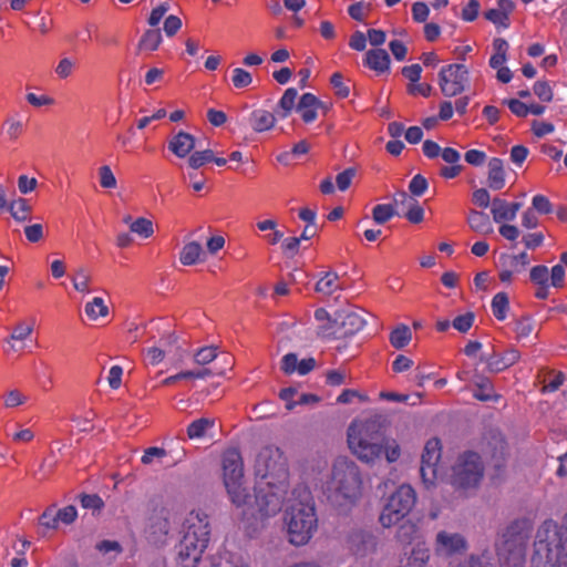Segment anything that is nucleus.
<instances>
[{"label":"nucleus","instance_id":"nucleus-1","mask_svg":"<svg viewBox=\"0 0 567 567\" xmlns=\"http://www.w3.org/2000/svg\"><path fill=\"white\" fill-rule=\"evenodd\" d=\"M256 504L261 516H274L282 508L288 495V462L277 446H265L256 456Z\"/></svg>","mask_w":567,"mask_h":567},{"label":"nucleus","instance_id":"nucleus-2","mask_svg":"<svg viewBox=\"0 0 567 567\" xmlns=\"http://www.w3.org/2000/svg\"><path fill=\"white\" fill-rule=\"evenodd\" d=\"M348 445L367 464L374 463L383 454L389 463H394L401 455L399 443L385 436L383 421L379 416L353 420L348 427Z\"/></svg>","mask_w":567,"mask_h":567},{"label":"nucleus","instance_id":"nucleus-3","mask_svg":"<svg viewBox=\"0 0 567 567\" xmlns=\"http://www.w3.org/2000/svg\"><path fill=\"white\" fill-rule=\"evenodd\" d=\"M324 494L337 507H351L362 495V476L359 466L347 457H338L332 465Z\"/></svg>","mask_w":567,"mask_h":567},{"label":"nucleus","instance_id":"nucleus-4","mask_svg":"<svg viewBox=\"0 0 567 567\" xmlns=\"http://www.w3.org/2000/svg\"><path fill=\"white\" fill-rule=\"evenodd\" d=\"M532 567H567V514L560 526L546 522L538 529Z\"/></svg>","mask_w":567,"mask_h":567},{"label":"nucleus","instance_id":"nucleus-5","mask_svg":"<svg viewBox=\"0 0 567 567\" xmlns=\"http://www.w3.org/2000/svg\"><path fill=\"white\" fill-rule=\"evenodd\" d=\"M292 495H297L298 501L286 512L287 533L292 545L302 546L317 530L318 518L312 497L306 487L296 488Z\"/></svg>","mask_w":567,"mask_h":567},{"label":"nucleus","instance_id":"nucleus-6","mask_svg":"<svg viewBox=\"0 0 567 567\" xmlns=\"http://www.w3.org/2000/svg\"><path fill=\"white\" fill-rule=\"evenodd\" d=\"M210 536L208 516L192 511L183 522V538L178 545V561L182 567H197Z\"/></svg>","mask_w":567,"mask_h":567},{"label":"nucleus","instance_id":"nucleus-7","mask_svg":"<svg viewBox=\"0 0 567 567\" xmlns=\"http://www.w3.org/2000/svg\"><path fill=\"white\" fill-rule=\"evenodd\" d=\"M525 534L523 523L513 522L502 534V543L497 544V555L502 567L525 566Z\"/></svg>","mask_w":567,"mask_h":567},{"label":"nucleus","instance_id":"nucleus-8","mask_svg":"<svg viewBox=\"0 0 567 567\" xmlns=\"http://www.w3.org/2000/svg\"><path fill=\"white\" fill-rule=\"evenodd\" d=\"M416 495L410 485H401L388 499L380 514V524L390 528L400 523L414 507Z\"/></svg>","mask_w":567,"mask_h":567},{"label":"nucleus","instance_id":"nucleus-9","mask_svg":"<svg viewBox=\"0 0 567 567\" xmlns=\"http://www.w3.org/2000/svg\"><path fill=\"white\" fill-rule=\"evenodd\" d=\"M452 471V485L456 488L467 489L478 485L484 467L478 454L466 452L458 457Z\"/></svg>","mask_w":567,"mask_h":567},{"label":"nucleus","instance_id":"nucleus-10","mask_svg":"<svg viewBox=\"0 0 567 567\" xmlns=\"http://www.w3.org/2000/svg\"><path fill=\"white\" fill-rule=\"evenodd\" d=\"M468 82V70L464 64L455 63L443 66L439 73V84L445 96L461 94Z\"/></svg>","mask_w":567,"mask_h":567},{"label":"nucleus","instance_id":"nucleus-11","mask_svg":"<svg viewBox=\"0 0 567 567\" xmlns=\"http://www.w3.org/2000/svg\"><path fill=\"white\" fill-rule=\"evenodd\" d=\"M441 458V442L431 439L426 442L422 456L420 473L425 486L430 487L439 478V461Z\"/></svg>","mask_w":567,"mask_h":567},{"label":"nucleus","instance_id":"nucleus-12","mask_svg":"<svg viewBox=\"0 0 567 567\" xmlns=\"http://www.w3.org/2000/svg\"><path fill=\"white\" fill-rule=\"evenodd\" d=\"M434 554L437 557H452L467 549V542L461 533L439 530L433 542Z\"/></svg>","mask_w":567,"mask_h":567},{"label":"nucleus","instance_id":"nucleus-13","mask_svg":"<svg viewBox=\"0 0 567 567\" xmlns=\"http://www.w3.org/2000/svg\"><path fill=\"white\" fill-rule=\"evenodd\" d=\"M223 476L225 487L244 481L243 458L235 449L226 451L223 455Z\"/></svg>","mask_w":567,"mask_h":567},{"label":"nucleus","instance_id":"nucleus-14","mask_svg":"<svg viewBox=\"0 0 567 567\" xmlns=\"http://www.w3.org/2000/svg\"><path fill=\"white\" fill-rule=\"evenodd\" d=\"M173 349L176 350L175 357L181 361L183 355L177 353L179 350L177 338L174 334H167L161 338L158 347H151L144 351L145 360L152 365H157L163 362L167 354L173 352Z\"/></svg>","mask_w":567,"mask_h":567},{"label":"nucleus","instance_id":"nucleus-15","mask_svg":"<svg viewBox=\"0 0 567 567\" xmlns=\"http://www.w3.org/2000/svg\"><path fill=\"white\" fill-rule=\"evenodd\" d=\"M430 558L431 550L425 542H417L410 550L400 556L398 567H425Z\"/></svg>","mask_w":567,"mask_h":567},{"label":"nucleus","instance_id":"nucleus-16","mask_svg":"<svg viewBox=\"0 0 567 567\" xmlns=\"http://www.w3.org/2000/svg\"><path fill=\"white\" fill-rule=\"evenodd\" d=\"M520 358L517 349H507L504 353H494L489 357H482V361L486 362L487 369L491 372H501L515 364Z\"/></svg>","mask_w":567,"mask_h":567},{"label":"nucleus","instance_id":"nucleus-17","mask_svg":"<svg viewBox=\"0 0 567 567\" xmlns=\"http://www.w3.org/2000/svg\"><path fill=\"white\" fill-rule=\"evenodd\" d=\"M334 321L340 324L343 336L355 334L361 331L367 323L365 319L357 311H341L337 315Z\"/></svg>","mask_w":567,"mask_h":567},{"label":"nucleus","instance_id":"nucleus-18","mask_svg":"<svg viewBox=\"0 0 567 567\" xmlns=\"http://www.w3.org/2000/svg\"><path fill=\"white\" fill-rule=\"evenodd\" d=\"M168 148L177 157H186L195 148V138L186 132H178L168 142Z\"/></svg>","mask_w":567,"mask_h":567},{"label":"nucleus","instance_id":"nucleus-19","mask_svg":"<svg viewBox=\"0 0 567 567\" xmlns=\"http://www.w3.org/2000/svg\"><path fill=\"white\" fill-rule=\"evenodd\" d=\"M363 63L378 73H384L390 69V55L384 49H372L365 53Z\"/></svg>","mask_w":567,"mask_h":567},{"label":"nucleus","instance_id":"nucleus-20","mask_svg":"<svg viewBox=\"0 0 567 567\" xmlns=\"http://www.w3.org/2000/svg\"><path fill=\"white\" fill-rule=\"evenodd\" d=\"M487 185L493 190H499L505 186L504 163L501 158L493 157L488 161Z\"/></svg>","mask_w":567,"mask_h":567},{"label":"nucleus","instance_id":"nucleus-21","mask_svg":"<svg viewBox=\"0 0 567 567\" xmlns=\"http://www.w3.org/2000/svg\"><path fill=\"white\" fill-rule=\"evenodd\" d=\"M319 100L311 93H305L297 105V111L306 123H311L317 117Z\"/></svg>","mask_w":567,"mask_h":567},{"label":"nucleus","instance_id":"nucleus-22","mask_svg":"<svg viewBox=\"0 0 567 567\" xmlns=\"http://www.w3.org/2000/svg\"><path fill=\"white\" fill-rule=\"evenodd\" d=\"M171 530V524L167 516L162 511L159 515L151 518L147 532L154 538L155 542L162 540L168 535Z\"/></svg>","mask_w":567,"mask_h":567},{"label":"nucleus","instance_id":"nucleus-23","mask_svg":"<svg viewBox=\"0 0 567 567\" xmlns=\"http://www.w3.org/2000/svg\"><path fill=\"white\" fill-rule=\"evenodd\" d=\"M339 275L336 271H327L316 284V291L324 296H331L333 292L341 290Z\"/></svg>","mask_w":567,"mask_h":567},{"label":"nucleus","instance_id":"nucleus-24","mask_svg":"<svg viewBox=\"0 0 567 567\" xmlns=\"http://www.w3.org/2000/svg\"><path fill=\"white\" fill-rule=\"evenodd\" d=\"M276 117L266 110H255L250 114V125L255 132L261 133L274 127Z\"/></svg>","mask_w":567,"mask_h":567},{"label":"nucleus","instance_id":"nucleus-25","mask_svg":"<svg viewBox=\"0 0 567 567\" xmlns=\"http://www.w3.org/2000/svg\"><path fill=\"white\" fill-rule=\"evenodd\" d=\"M474 384L476 385V390L473 393L475 399L483 402L498 401L499 395L494 392V388L488 379L477 375Z\"/></svg>","mask_w":567,"mask_h":567},{"label":"nucleus","instance_id":"nucleus-26","mask_svg":"<svg viewBox=\"0 0 567 567\" xmlns=\"http://www.w3.org/2000/svg\"><path fill=\"white\" fill-rule=\"evenodd\" d=\"M468 226L472 230L480 234H489L493 231L487 214L478 210H471L467 217Z\"/></svg>","mask_w":567,"mask_h":567},{"label":"nucleus","instance_id":"nucleus-27","mask_svg":"<svg viewBox=\"0 0 567 567\" xmlns=\"http://www.w3.org/2000/svg\"><path fill=\"white\" fill-rule=\"evenodd\" d=\"M84 311L87 318L93 321L109 316V307L101 297H94L91 301L86 302Z\"/></svg>","mask_w":567,"mask_h":567},{"label":"nucleus","instance_id":"nucleus-28","mask_svg":"<svg viewBox=\"0 0 567 567\" xmlns=\"http://www.w3.org/2000/svg\"><path fill=\"white\" fill-rule=\"evenodd\" d=\"M227 493L231 503L236 507H245L250 503V495L247 492V488L244 486V481L238 484H234L233 486H226Z\"/></svg>","mask_w":567,"mask_h":567},{"label":"nucleus","instance_id":"nucleus-29","mask_svg":"<svg viewBox=\"0 0 567 567\" xmlns=\"http://www.w3.org/2000/svg\"><path fill=\"white\" fill-rule=\"evenodd\" d=\"M494 54L489 59V66L492 69H499L506 62V54L508 50V43L503 38H497L493 41Z\"/></svg>","mask_w":567,"mask_h":567},{"label":"nucleus","instance_id":"nucleus-30","mask_svg":"<svg viewBox=\"0 0 567 567\" xmlns=\"http://www.w3.org/2000/svg\"><path fill=\"white\" fill-rule=\"evenodd\" d=\"M202 252V245L197 241H190L182 248L179 254V261L184 266L195 265L199 260Z\"/></svg>","mask_w":567,"mask_h":567},{"label":"nucleus","instance_id":"nucleus-31","mask_svg":"<svg viewBox=\"0 0 567 567\" xmlns=\"http://www.w3.org/2000/svg\"><path fill=\"white\" fill-rule=\"evenodd\" d=\"M162 34L157 29H151L144 32L141 40L138 41V50L140 51H148L153 52L158 49L162 43Z\"/></svg>","mask_w":567,"mask_h":567},{"label":"nucleus","instance_id":"nucleus-32","mask_svg":"<svg viewBox=\"0 0 567 567\" xmlns=\"http://www.w3.org/2000/svg\"><path fill=\"white\" fill-rule=\"evenodd\" d=\"M298 92L293 87H289L285 91L281 99L279 100L276 113L285 118L289 115V113L292 111L296 99H297Z\"/></svg>","mask_w":567,"mask_h":567},{"label":"nucleus","instance_id":"nucleus-33","mask_svg":"<svg viewBox=\"0 0 567 567\" xmlns=\"http://www.w3.org/2000/svg\"><path fill=\"white\" fill-rule=\"evenodd\" d=\"M509 203L501 198H494L492 202V215L495 223H502L505 220H514L513 214L511 213Z\"/></svg>","mask_w":567,"mask_h":567},{"label":"nucleus","instance_id":"nucleus-34","mask_svg":"<svg viewBox=\"0 0 567 567\" xmlns=\"http://www.w3.org/2000/svg\"><path fill=\"white\" fill-rule=\"evenodd\" d=\"M412 339V333L410 328L406 324H400L391 333H390V343L395 349H402L405 346L410 343Z\"/></svg>","mask_w":567,"mask_h":567},{"label":"nucleus","instance_id":"nucleus-35","mask_svg":"<svg viewBox=\"0 0 567 567\" xmlns=\"http://www.w3.org/2000/svg\"><path fill=\"white\" fill-rule=\"evenodd\" d=\"M11 216L17 221H25L30 219L31 206L24 198H18L8 206Z\"/></svg>","mask_w":567,"mask_h":567},{"label":"nucleus","instance_id":"nucleus-36","mask_svg":"<svg viewBox=\"0 0 567 567\" xmlns=\"http://www.w3.org/2000/svg\"><path fill=\"white\" fill-rule=\"evenodd\" d=\"M213 426V420L206 417L197 419L187 426V436L190 440L200 439L206 434L207 430Z\"/></svg>","mask_w":567,"mask_h":567},{"label":"nucleus","instance_id":"nucleus-37","mask_svg":"<svg viewBox=\"0 0 567 567\" xmlns=\"http://www.w3.org/2000/svg\"><path fill=\"white\" fill-rule=\"evenodd\" d=\"M492 311L495 318L499 321H503L507 317V311L509 308L508 297L505 292H498L493 297L492 300Z\"/></svg>","mask_w":567,"mask_h":567},{"label":"nucleus","instance_id":"nucleus-38","mask_svg":"<svg viewBox=\"0 0 567 567\" xmlns=\"http://www.w3.org/2000/svg\"><path fill=\"white\" fill-rule=\"evenodd\" d=\"M90 282L91 275L86 268L80 267L74 271V275L72 277V284L76 291L89 293L91 291Z\"/></svg>","mask_w":567,"mask_h":567},{"label":"nucleus","instance_id":"nucleus-39","mask_svg":"<svg viewBox=\"0 0 567 567\" xmlns=\"http://www.w3.org/2000/svg\"><path fill=\"white\" fill-rule=\"evenodd\" d=\"M419 532L416 524L411 520L403 522L396 530V539L402 544H411Z\"/></svg>","mask_w":567,"mask_h":567},{"label":"nucleus","instance_id":"nucleus-40","mask_svg":"<svg viewBox=\"0 0 567 567\" xmlns=\"http://www.w3.org/2000/svg\"><path fill=\"white\" fill-rule=\"evenodd\" d=\"M528 264L529 258L525 251L503 258V267L512 268V271H516L517 274L523 272Z\"/></svg>","mask_w":567,"mask_h":567},{"label":"nucleus","instance_id":"nucleus-41","mask_svg":"<svg viewBox=\"0 0 567 567\" xmlns=\"http://www.w3.org/2000/svg\"><path fill=\"white\" fill-rule=\"evenodd\" d=\"M130 230L142 238H150L154 234V227L152 220L138 217L136 220L130 224Z\"/></svg>","mask_w":567,"mask_h":567},{"label":"nucleus","instance_id":"nucleus-42","mask_svg":"<svg viewBox=\"0 0 567 567\" xmlns=\"http://www.w3.org/2000/svg\"><path fill=\"white\" fill-rule=\"evenodd\" d=\"M394 215H396V212L394 206L391 204H379L372 209V218L379 225L385 224Z\"/></svg>","mask_w":567,"mask_h":567},{"label":"nucleus","instance_id":"nucleus-43","mask_svg":"<svg viewBox=\"0 0 567 567\" xmlns=\"http://www.w3.org/2000/svg\"><path fill=\"white\" fill-rule=\"evenodd\" d=\"M58 464V460L54 456V451L51 450L50 455L41 462L39 468L34 471L33 477L38 481L45 480L54 470Z\"/></svg>","mask_w":567,"mask_h":567},{"label":"nucleus","instance_id":"nucleus-44","mask_svg":"<svg viewBox=\"0 0 567 567\" xmlns=\"http://www.w3.org/2000/svg\"><path fill=\"white\" fill-rule=\"evenodd\" d=\"M447 567H496L492 564L485 554L471 555L468 558L460 561L458 564L450 563Z\"/></svg>","mask_w":567,"mask_h":567},{"label":"nucleus","instance_id":"nucleus-45","mask_svg":"<svg viewBox=\"0 0 567 567\" xmlns=\"http://www.w3.org/2000/svg\"><path fill=\"white\" fill-rule=\"evenodd\" d=\"M99 183L102 188L113 189L117 186V181L109 165H102L99 171Z\"/></svg>","mask_w":567,"mask_h":567},{"label":"nucleus","instance_id":"nucleus-46","mask_svg":"<svg viewBox=\"0 0 567 567\" xmlns=\"http://www.w3.org/2000/svg\"><path fill=\"white\" fill-rule=\"evenodd\" d=\"M214 159V153L210 150L196 151L188 158V165L197 169Z\"/></svg>","mask_w":567,"mask_h":567},{"label":"nucleus","instance_id":"nucleus-47","mask_svg":"<svg viewBox=\"0 0 567 567\" xmlns=\"http://www.w3.org/2000/svg\"><path fill=\"white\" fill-rule=\"evenodd\" d=\"M231 82L236 89H244L252 83V76L245 69L235 68L233 70Z\"/></svg>","mask_w":567,"mask_h":567},{"label":"nucleus","instance_id":"nucleus-48","mask_svg":"<svg viewBox=\"0 0 567 567\" xmlns=\"http://www.w3.org/2000/svg\"><path fill=\"white\" fill-rule=\"evenodd\" d=\"M217 358L216 347H203L194 353V361L199 365H206Z\"/></svg>","mask_w":567,"mask_h":567},{"label":"nucleus","instance_id":"nucleus-49","mask_svg":"<svg viewBox=\"0 0 567 567\" xmlns=\"http://www.w3.org/2000/svg\"><path fill=\"white\" fill-rule=\"evenodd\" d=\"M39 523L41 526L48 529H56L59 527V520L56 515V509L54 506L48 507L39 518Z\"/></svg>","mask_w":567,"mask_h":567},{"label":"nucleus","instance_id":"nucleus-50","mask_svg":"<svg viewBox=\"0 0 567 567\" xmlns=\"http://www.w3.org/2000/svg\"><path fill=\"white\" fill-rule=\"evenodd\" d=\"M514 330L518 339L527 338L534 330V323L530 318L524 317L515 321Z\"/></svg>","mask_w":567,"mask_h":567},{"label":"nucleus","instance_id":"nucleus-51","mask_svg":"<svg viewBox=\"0 0 567 567\" xmlns=\"http://www.w3.org/2000/svg\"><path fill=\"white\" fill-rule=\"evenodd\" d=\"M474 313L473 312H466L464 315L457 316L453 322L452 326L460 332H467L474 322Z\"/></svg>","mask_w":567,"mask_h":567},{"label":"nucleus","instance_id":"nucleus-52","mask_svg":"<svg viewBox=\"0 0 567 567\" xmlns=\"http://www.w3.org/2000/svg\"><path fill=\"white\" fill-rule=\"evenodd\" d=\"M485 18L498 27L508 28V25H509V17L504 14L497 8L487 10L485 12Z\"/></svg>","mask_w":567,"mask_h":567},{"label":"nucleus","instance_id":"nucleus-53","mask_svg":"<svg viewBox=\"0 0 567 567\" xmlns=\"http://www.w3.org/2000/svg\"><path fill=\"white\" fill-rule=\"evenodd\" d=\"M75 68V61L70 58H62L55 66V73L60 79L69 78Z\"/></svg>","mask_w":567,"mask_h":567},{"label":"nucleus","instance_id":"nucleus-54","mask_svg":"<svg viewBox=\"0 0 567 567\" xmlns=\"http://www.w3.org/2000/svg\"><path fill=\"white\" fill-rule=\"evenodd\" d=\"M427 186L429 184L426 178L417 174L411 179L409 184V190L414 196H422L427 189Z\"/></svg>","mask_w":567,"mask_h":567},{"label":"nucleus","instance_id":"nucleus-55","mask_svg":"<svg viewBox=\"0 0 567 567\" xmlns=\"http://www.w3.org/2000/svg\"><path fill=\"white\" fill-rule=\"evenodd\" d=\"M534 93L543 102H550L553 99V90L546 81H537L534 84Z\"/></svg>","mask_w":567,"mask_h":567},{"label":"nucleus","instance_id":"nucleus-56","mask_svg":"<svg viewBox=\"0 0 567 567\" xmlns=\"http://www.w3.org/2000/svg\"><path fill=\"white\" fill-rule=\"evenodd\" d=\"M566 271L563 265L558 264L551 268L549 279L550 286L554 288H563L565 286Z\"/></svg>","mask_w":567,"mask_h":567},{"label":"nucleus","instance_id":"nucleus-57","mask_svg":"<svg viewBox=\"0 0 567 567\" xmlns=\"http://www.w3.org/2000/svg\"><path fill=\"white\" fill-rule=\"evenodd\" d=\"M59 524L70 525L78 517V511L73 505L65 506L63 508L56 509Z\"/></svg>","mask_w":567,"mask_h":567},{"label":"nucleus","instance_id":"nucleus-58","mask_svg":"<svg viewBox=\"0 0 567 567\" xmlns=\"http://www.w3.org/2000/svg\"><path fill=\"white\" fill-rule=\"evenodd\" d=\"M530 280L536 285H545L549 280V271L546 266L539 265L530 269Z\"/></svg>","mask_w":567,"mask_h":567},{"label":"nucleus","instance_id":"nucleus-59","mask_svg":"<svg viewBox=\"0 0 567 567\" xmlns=\"http://www.w3.org/2000/svg\"><path fill=\"white\" fill-rule=\"evenodd\" d=\"M405 217L412 224H419L423 220L424 209L420 206L417 200L406 208Z\"/></svg>","mask_w":567,"mask_h":567},{"label":"nucleus","instance_id":"nucleus-60","mask_svg":"<svg viewBox=\"0 0 567 567\" xmlns=\"http://www.w3.org/2000/svg\"><path fill=\"white\" fill-rule=\"evenodd\" d=\"M354 175H355L354 168H347L343 172L339 173L336 177V183H337L338 188L341 192L347 190L349 188V186L351 185V182H352Z\"/></svg>","mask_w":567,"mask_h":567},{"label":"nucleus","instance_id":"nucleus-61","mask_svg":"<svg viewBox=\"0 0 567 567\" xmlns=\"http://www.w3.org/2000/svg\"><path fill=\"white\" fill-rule=\"evenodd\" d=\"M166 456V451L162 447H148L144 451L141 462L145 465H150L154 460H161Z\"/></svg>","mask_w":567,"mask_h":567},{"label":"nucleus","instance_id":"nucleus-62","mask_svg":"<svg viewBox=\"0 0 567 567\" xmlns=\"http://www.w3.org/2000/svg\"><path fill=\"white\" fill-rule=\"evenodd\" d=\"M6 125V134L10 140H17L23 130V124L21 121L16 118H8L4 123Z\"/></svg>","mask_w":567,"mask_h":567},{"label":"nucleus","instance_id":"nucleus-63","mask_svg":"<svg viewBox=\"0 0 567 567\" xmlns=\"http://www.w3.org/2000/svg\"><path fill=\"white\" fill-rule=\"evenodd\" d=\"M81 505L89 509H101L104 506V502L96 494H84L81 496Z\"/></svg>","mask_w":567,"mask_h":567},{"label":"nucleus","instance_id":"nucleus-64","mask_svg":"<svg viewBox=\"0 0 567 567\" xmlns=\"http://www.w3.org/2000/svg\"><path fill=\"white\" fill-rule=\"evenodd\" d=\"M480 11V2L477 0H470L468 3L462 10V19L467 22L474 21Z\"/></svg>","mask_w":567,"mask_h":567}]
</instances>
